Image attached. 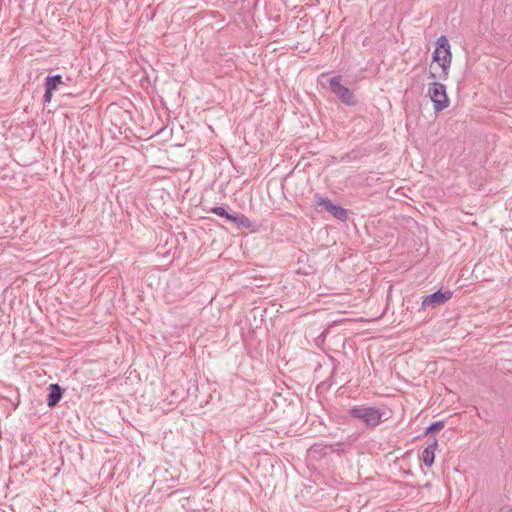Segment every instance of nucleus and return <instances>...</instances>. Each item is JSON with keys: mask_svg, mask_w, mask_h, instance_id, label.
Listing matches in <instances>:
<instances>
[{"mask_svg": "<svg viewBox=\"0 0 512 512\" xmlns=\"http://www.w3.org/2000/svg\"><path fill=\"white\" fill-rule=\"evenodd\" d=\"M342 77L336 75L329 80V86L332 93L346 106H355L357 99L353 92L341 84Z\"/></svg>", "mask_w": 512, "mask_h": 512, "instance_id": "nucleus-4", "label": "nucleus"}, {"mask_svg": "<svg viewBox=\"0 0 512 512\" xmlns=\"http://www.w3.org/2000/svg\"><path fill=\"white\" fill-rule=\"evenodd\" d=\"M428 96L433 103L435 112H441L449 107L450 100L446 92V86L434 81L428 85Z\"/></svg>", "mask_w": 512, "mask_h": 512, "instance_id": "nucleus-3", "label": "nucleus"}, {"mask_svg": "<svg viewBox=\"0 0 512 512\" xmlns=\"http://www.w3.org/2000/svg\"><path fill=\"white\" fill-rule=\"evenodd\" d=\"M224 218L226 220H228L229 222L233 223V219H235V214H231V213L227 212V214H226V216H224Z\"/></svg>", "mask_w": 512, "mask_h": 512, "instance_id": "nucleus-15", "label": "nucleus"}, {"mask_svg": "<svg viewBox=\"0 0 512 512\" xmlns=\"http://www.w3.org/2000/svg\"><path fill=\"white\" fill-rule=\"evenodd\" d=\"M210 212L219 216V217H222L224 218V216H226L227 214V210L225 207H222V206H214L210 209Z\"/></svg>", "mask_w": 512, "mask_h": 512, "instance_id": "nucleus-12", "label": "nucleus"}, {"mask_svg": "<svg viewBox=\"0 0 512 512\" xmlns=\"http://www.w3.org/2000/svg\"><path fill=\"white\" fill-rule=\"evenodd\" d=\"M453 296V291L451 290H445L442 291L437 290L434 293H431L425 297H423L421 302V309L427 310V309H434L436 307H439L443 304H445L447 301H449Z\"/></svg>", "mask_w": 512, "mask_h": 512, "instance_id": "nucleus-6", "label": "nucleus"}, {"mask_svg": "<svg viewBox=\"0 0 512 512\" xmlns=\"http://www.w3.org/2000/svg\"><path fill=\"white\" fill-rule=\"evenodd\" d=\"M62 84V76L59 74L48 76L45 78L44 86L52 92L57 89L58 85Z\"/></svg>", "mask_w": 512, "mask_h": 512, "instance_id": "nucleus-10", "label": "nucleus"}, {"mask_svg": "<svg viewBox=\"0 0 512 512\" xmlns=\"http://www.w3.org/2000/svg\"><path fill=\"white\" fill-rule=\"evenodd\" d=\"M233 223L237 224V226L241 228H254L253 222L247 216L240 213H235V219H233Z\"/></svg>", "mask_w": 512, "mask_h": 512, "instance_id": "nucleus-9", "label": "nucleus"}, {"mask_svg": "<svg viewBox=\"0 0 512 512\" xmlns=\"http://www.w3.org/2000/svg\"><path fill=\"white\" fill-rule=\"evenodd\" d=\"M49 393L47 395V406L53 408L58 405L62 399L64 389L57 383L50 384L48 387Z\"/></svg>", "mask_w": 512, "mask_h": 512, "instance_id": "nucleus-7", "label": "nucleus"}, {"mask_svg": "<svg viewBox=\"0 0 512 512\" xmlns=\"http://www.w3.org/2000/svg\"><path fill=\"white\" fill-rule=\"evenodd\" d=\"M53 92L50 89L45 88L44 102L49 103L52 99Z\"/></svg>", "mask_w": 512, "mask_h": 512, "instance_id": "nucleus-13", "label": "nucleus"}, {"mask_svg": "<svg viewBox=\"0 0 512 512\" xmlns=\"http://www.w3.org/2000/svg\"><path fill=\"white\" fill-rule=\"evenodd\" d=\"M347 413L351 418L364 424L366 428H375L389 418L384 410L366 404L354 405L347 410Z\"/></svg>", "mask_w": 512, "mask_h": 512, "instance_id": "nucleus-1", "label": "nucleus"}, {"mask_svg": "<svg viewBox=\"0 0 512 512\" xmlns=\"http://www.w3.org/2000/svg\"><path fill=\"white\" fill-rule=\"evenodd\" d=\"M432 58L433 62H436L441 67L440 77L448 78L452 62V53L446 36H440L437 39Z\"/></svg>", "mask_w": 512, "mask_h": 512, "instance_id": "nucleus-2", "label": "nucleus"}, {"mask_svg": "<svg viewBox=\"0 0 512 512\" xmlns=\"http://www.w3.org/2000/svg\"><path fill=\"white\" fill-rule=\"evenodd\" d=\"M314 198L317 206L321 207L322 210L329 212L335 219L339 221L347 220L348 212L345 208L341 207L340 205L332 203V201L329 198L323 197L319 194H316Z\"/></svg>", "mask_w": 512, "mask_h": 512, "instance_id": "nucleus-5", "label": "nucleus"}, {"mask_svg": "<svg viewBox=\"0 0 512 512\" xmlns=\"http://www.w3.org/2000/svg\"><path fill=\"white\" fill-rule=\"evenodd\" d=\"M429 78H431V79H438V80H447L448 79V78H441L440 77V73L436 74L432 70L429 71Z\"/></svg>", "mask_w": 512, "mask_h": 512, "instance_id": "nucleus-14", "label": "nucleus"}, {"mask_svg": "<svg viewBox=\"0 0 512 512\" xmlns=\"http://www.w3.org/2000/svg\"><path fill=\"white\" fill-rule=\"evenodd\" d=\"M438 446V442L436 439L433 440L431 444H429L421 454V460L425 466L431 467L435 460V449Z\"/></svg>", "mask_w": 512, "mask_h": 512, "instance_id": "nucleus-8", "label": "nucleus"}, {"mask_svg": "<svg viewBox=\"0 0 512 512\" xmlns=\"http://www.w3.org/2000/svg\"><path fill=\"white\" fill-rule=\"evenodd\" d=\"M444 427H445V422L444 421H442V420L441 421H435V422L431 423L426 428L425 435L434 434V433L442 430Z\"/></svg>", "mask_w": 512, "mask_h": 512, "instance_id": "nucleus-11", "label": "nucleus"}]
</instances>
